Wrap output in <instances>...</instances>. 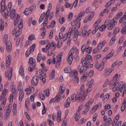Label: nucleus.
Here are the masks:
<instances>
[{"label": "nucleus", "mask_w": 126, "mask_h": 126, "mask_svg": "<svg viewBox=\"0 0 126 126\" xmlns=\"http://www.w3.org/2000/svg\"><path fill=\"white\" fill-rule=\"evenodd\" d=\"M126 104V101H125L123 103V104L121 106V109L122 111H123L125 110V108Z\"/></svg>", "instance_id": "28"}, {"label": "nucleus", "mask_w": 126, "mask_h": 126, "mask_svg": "<svg viewBox=\"0 0 126 126\" xmlns=\"http://www.w3.org/2000/svg\"><path fill=\"white\" fill-rule=\"evenodd\" d=\"M31 88L30 87L28 88L25 89V91L27 92V94L28 95L29 94L32 92V90H33V91L34 90V88L33 87Z\"/></svg>", "instance_id": "9"}, {"label": "nucleus", "mask_w": 126, "mask_h": 126, "mask_svg": "<svg viewBox=\"0 0 126 126\" xmlns=\"http://www.w3.org/2000/svg\"><path fill=\"white\" fill-rule=\"evenodd\" d=\"M9 100L11 103L13 102V95L12 94H11L10 96L9 97Z\"/></svg>", "instance_id": "64"}, {"label": "nucleus", "mask_w": 126, "mask_h": 126, "mask_svg": "<svg viewBox=\"0 0 126 126\" xmlns=\"http://www.w3.org/2000/svg\"><path fill=\"white\" fill-rule=\"evenodd\" d=\"M88 75H87L86 73V74H84L83 76L81 78V79H82V81H85L86 79H87V77H88Z\"/></svg>", "instance_id": "27"}, {"label": "nucleus", "mask_w": 126, "mask_h": 126, "mask_svg": "<svg viewBox=\"0 0 126 126\" xmlns=\"http://www.w3.org/2000/svg\"><path fill=\"white\" fill-rule=\"evenodd\" d=\"M6 49L7 50L8 52L9 53L11 50L12 48V45H7L6 46Z\"/></svg>", "instance_id": "35"}, {"label": "nucleus", "mask_w": 126, "mask_h": 126, "mask_svg": "<svg viewBox=\"0 0 126 126\" xmlns=\"http://www.w3.org/2000/svg\"><path fill=\"white\" fill-rule=\"evenodd\" d=\"M115 36H113L112 37L109 43V44L110 45H112L114 43L115 41Z\"/></svg>", "instance_id": "24"}, {"label": "nucleus", "mask_w": 126, "mask_h": 126, "mask_svg": "<svg viewBox=\"0 0 126 126\" xmlns=\"http://www.w3.org/2000/svg\"><path fill=\"white\" fill-rule=\"evenodd\" d=\"M121 32L123 34H126V26L124 27L121 29Z\"/></svg>", "instance_id": "26"}, {"label": "nucleus", "mask_w": 126, "mask_h": 126, "mask_svg": "<svg viewBox=\"0 0 126 126\" xmlns=\"http://www.w3.org/2000/svg\"><path fill=\"white\" fill-rule=\"evenodd\" d=\"M110 96V95L109 94H106L104 96V97H103V100L104 101V102L107 101Z\"/></svg>", "instance_id": "12"}, {"label": "nucleus", "mask_w": 126, "mask_h": 126, "mask_svg": "<svg viewBox=\"0 0 126 126\" xmlns=\"http://www.w3.org/2000/svg\"><path fill=\"white\" fill-rule=\"evenodd\" d=\"M85 13V11H82L79 14V16H80L81 17H82L84 15Z\"/></svg>", "instance_id": "60"}, {"label": "nucleus", "mask_w": 126, "mask_h": 126, "mask_svg": "<svg viewBox=\"0 0 126 126\" xmlns=\"http://www.w3.org/2000/svg\"><path fill=\"white\" fill-rule=\"evenodd\" d=\"M92 48L91 47H88L85 49V50L87 53H90L92 52Z\"/></svg>", "instance_id": "16"}, {"label": "nucleus", "mask_w": 126, "mask_h": 126, "mask_svg": "<svg viewBox=\"0 0 126 126\" xmlns=\"http://www.w3.org/2000/svg\"><path fill=\"white\" fill-rule=\"evenodd\" d=\"M113 53L111 54V52H110L106 56L105 58H104V60H106L107 59L110 58L112 57L113 55Z\"/></svg>", "instance_id": "20"}, {"label": "nucleus", "mask_w": 126, "mask_h": 126, "mask_svg": "<svg viewBox=\"0 0 126 126\" xmlns=\"http://www.w3.org/2000/svg\"><path fill=\"white\" fill-rule=\"evenodd\" d=\"M94 99H90L88 102L86 103L85 106H89L94 101Z\"/></svg>", "instance_id": "25"}, {"label": "nucleus", "mask_w": 126, "mask_h": 126, "mask_svg": "<svg viewBox=\"0 0 126 126\" xmlns=\"http://www.w3.org/2000/svg\"><path fill=\"white\" fill-rule=\"evenodd\" d=\"M38 81V78L36 76H35L33 77L31 81L32 85L34 86L37 85Z\"/></svg>", "instance_id": "3"}, {"label": "nucleus", "mask_w": 126, "mask_h": 126, "mask_svg": "<svg viewBox=\"0 0 126 126\" xmlns=\"http://www.w3.org/2000/svg\"><path fill=\"white\" fill-rule=\"evenodd\" d=\"M73 16V13L71 12H70L68 15V20L69 21H70L71 20Z\"/></svg>", "instance_id": "40"}, {"label": "nucleus", "mask_w": 126, "mask_h": 126, "mask_svg": "<svg viewBox=\"0 0 126 126\" xmlns=\"http://www.w3.org/2000/svg\"><path fill=\"white\" fill-rule=\"evenodd\" d=\"M116 88V90H123L124 89L125 90H126V84H123L122 82H120L119 83L118 87Z\"/></svg>", "instance_id": "2"}, {"label": "nucleus", "mask_w": 126, "mask_h": 126, "mask_svg": "<svg viewBox=\"0 0 126 126\" xmlns=\"http://www.w3.org/2000/svg\"><path fill=\"white\" fill-rule=\"evenodd\" d=\"M64 86L63 84H61L60 85V89L59 90V92L60 94H62L64 93L65 89L64 87H63Z\"/></svg>", "instance_id": "7"}, {"label": "nucleus", "mask_w": 126, "mask_h": 126, "mask_svg": "<svg viewBox=\"0 0 126 126\" xmlns=\"http://www.w3.org/2000/svg\"><path fill=\"white\" fill-rule=\"evenodd\" d=\"M85 59L87 61H88L90 62H92V57L89 54H87L86 55V57Z\"/></svg>", "instance_id": "15"}, {"label": "nucleus", "mask_w": 126, "mask_h": 126, "mask_svg": "<svg viewBox=\"0 0 126 126\" xmlns=\"http://www.w3.org/2000/svg\"><path fill=\"white\" fill-rule=\"evenodd\" d=\"M114 18H113L111 21V22L109 26L108 27V29L109 30H111L112 28L116 25L117 22L116 21L114 20Z\"/></svg>", "instance_id": "4"}, {"label": "nucleus", "mask_w": 126, "mask_h": 126, "mask_svg": "<svg viewBox=\"0 0 126 126\" xmlns=\"http://www.w3.org/2000/svg\"><path fill=\"white\" fill-rule=\"evenodd\" d=\"M22 19H21L20 23L18 26V28L20 29H21L22 28L23 26V22H22Z\"/></svg>", "instance_id": "45"}, {"label": "nucleus", "mask_w": 126, "mask_h": 126, "mask_svg": "<svg viewBox=\"0 0 126 126\" xmlns=\"http://www.w3.org/2000/svg\"><path fill=\"white\" fill-rule=\"evenodd\" d=\"M104 63L102 62L98 65V66L96 68L98 71H101L102 70L104 67Z\"/></svg>", "instance_id": "6"}, {"label": "nucleus", "mask_w": 126, "mask_h": 126, "mask_svg": "<svg viewBox=\"0 0 126 126\" xmlns=\"http://www.w3.org/2000/svg\"><path fill=\"white\" fill-rule=\"evenodd\" d=\"M35 61H34L32 57H31L29 61V63L31 64H34L35 63Z\"/></svg>", "instance_id": "37"}, {"label": "nucleus", "mask_w": 126, "mask_h": 126, "mask_svg": "<svg viewBox=\"0 0 126 126\" xmlns=\"http://www.w3.org/2000/svg\"><path fill=\"white\" fill-rule=\"evenodd\" d=\"M98 4V3L97 2L95 1L94 2V3H93V5L94 7L97 8V7Z\"/></svg>", "instance_id": "63"}, {"label": "nucleus", "mask_w": 126, "mask_h": 126, "mask_svg": "<svg viewBox=\"0 0 126 126\" xmlns=\"http://www.w3.org/2000/svg\"><path fill=\"white\" fill-rule=\"evenodd\" d=\"M89 19L90 17H89V16H87L86 17L84 20V22L85 23H86L88 21H90L91 20L90 19Z\"/></svg>", "instance_id": "52"}, {"label": "nucleus", "mask_w": 126, "mask_h": 126, "mask_svg": "<svg viewBox=\"0 0 126 126\" xmlns=\"http://www.w3.org/2000/svg\"><path fill=\"white\" fill-rule=\"evenodd\" d=\"M5 4L4 0H2L1 2V6H5Z\"/></svg>", "instance_id": "62"}, {"label": "nucleus", "mask_w": 126, "mask_h": 126, "mask_svg": "<svg viewBox=\"0 0 126 126\" xmlns=\"http://www.w3.org/2000/svg\"><path fill=\"white\" fill-rule=\"evenodd\" d=\"M4 22L1 23V24L0 25V29L1 31H2L4 30Z\"/></svg>", "instance_id": "53"}, {"label": "nucleus", "mask_w": 126, "mask_h": 126, "mask_svg": "<svg viewBox=\"0 0 126 126\" xmlns=\"http://www.w3.org/2000/svg\"><path fill=\"white\" fill-rule=\"evenodd\" d=\"M28 39L30 40H35L36 38L35 37L34 35L32 34L29 36Z\"/></svg>", "instance_id": "29"}, {"label": "nucleus", "mask_w": 126, "mask_h": 126, "mask_svg": "<svg viewBox=\"0 0 126 126\" xmlns=\"http://www.w3.org/2000/svg\"><path fill=\"white\" fill-rule=\"evenodd\" d=\"M25 114L26 115V116L27 117V118L30 121L31 120V118L29 114L27 112H25Z\"/></svg>", "instance_id": "55"}, {"label": "nucleus", "mask_w": 126, "mask_h": 126, "mask_svg": "<svg viewBox=\"0 0 126 126\" xmlns=\"http://www.w3.org/2000/svg\"><path fill=\"white\" fill-rule=\"evenodd\" d=\"M87 47L86 45L85 44L83 45L82 46L81 48V50L82 52H84L85 51V49Z\"/></svg>", "instance_id": "48"}, {"label": "nucleus", "mask_w": 126, "mask_h": 126, "mask_svg": "<svg viewBox=\"0 0 126 126\" xmlns=\"http://www.w3.org/2000/svg\"><path fill=\"white\" fill-rule=\"evenodd\" d=\"M47 122L50 126H53L54 125L53 122L50 119H48Z\"/></svg>", "instance_id": "39"}, {"label": "nucleus", "mask_w": 126, "mask_h": 126, "mask_svg": "<svg viewBox=\"0 0 126 126\" xmlns=\"http://www.w3.org/2000/svg\"><path fill=\"white\" fill-rule=\"evenodd\" d=\"M39 97L42 100H43L45 98V96L42 93L40 94Z\"/></svg>", "instance_id": "50"}, {"label": "nucleus", "mask_w": 126, "mask_h": 126, "mask_svg": "<svg viewBox=\"0 0 126 126\" xmlns=\"http://www.w3.org/2000/svg\"><path fill=\"white\" fill-rule=\"evenodd\" d=\"M73 80V81L74 83H78L79 81V79L78 77H74Z\"/></svg>", "instance_id": "30"}, {"label": "nucleus", "mask_w": 126, "mask_h": 126, "mask_svg": "<svg viewBox=\"0 0 126 126\" xmlns=\"http://www.w3.org/2000/svg\"><path fill=\"white\" fill-rule=\"evenodd\" d=\"M20 17L19 18H16L14 22V24L15 25H16L18 23V22L19 21Z\"/></svg>", "instance_id": "56"}, {"label": "nucleus", "mask_w": 126, "mask_h": 126, "mask_svg": "<svg viewBox=\"0 0 126 126\" xmlns=\"http://www.w3.org/2000/svg\"><path fill=\"white\" fill-rule=\"evenodd\" d=\"M36 45L35 44H33L30 47L28 48L25 52V55L27 57H28L29 55L33 52L35 48Z\"/></svg>", "instance_id": "1"}, {"label": "nucleus", "mask_w": 126, "mask_h": 126, "mask_svg": "<svg viewBox=\"0 0 126 126\" xmlns=\"http://www.w3.org/2000/svg\"><path fill=\"white\" fill-rule=\"evenodd\" d=\"M10 88L12 89V92L13 93H15L16 90L15 85L14 84H13L11 85Z\"/></svg>", "instance_id": "22"}, {"label": "nucleus", "mask_w": 126, "mask_h": 126, "mask_svg": "<svg viewBox=\"0 0 126 126\" xmlns=\"http://www.w3.org/2000/svg\"><path fill=\"white\" fill-rule=\"evenodd\" d=\"M73 59V56H70V55H69V56L67 60L70 63H71V64Z\"/></svg>", "instance_id": "32"}, {"label": "nucleus", "mask_w": 126, "mask_h": 126, "mask_svg": "<svg viewBox=\"0 0 126 126\" xmlns=\"http://www.w3.org/2000/svg\"><path fill=\"white\" fill-rule=\"evenodd\" d=\"M90 63L88 61V62H87L86 64V66L88 68H91L93 66V65Z\"/></svg>", "instance_id": "42"}, {"label": "nucleus", "mask_w": 126, "mask_h": 126, "mask_svg": "<svg viewBox=\"0 0 126 126\" xmlns=\"http://www.w3.org/2000/svg\"><path fill=\"white\" fill-rule=\"evenodd\" d=\"M68 34L65 33L63 37V41H65L67 39L68 37Z\"/></svg>", "instance_id": "54"}, {"label": "nucleus", "mask_w": 126, "mask_h": 126, "mask_svg": "<svg viewBox=\"0 0 126 126\" xmlns=\"http://www.w3.org/2000/svg\"><path fill=\"white\" fill-rule=\"evenodd\" d=\"M94 16V12H92L91 13V14H90V16H89V17H90L89 19H92L93 18Z\"/></svg>", "instance_id": "59"}, {"label": "nucleus", "mask_w": 126, "mask_h": 126, "mask_svg": "<svg viewBox=\"0 0 126 126\" xmlns=\"http://www.w3.org/2000/svg\"><path fill=\"white\" fill-rule=\"evenodd\" d=\"M53 102L56 103L58 102L60 100V96L58 95H57L54 98H53Z\"/></svg>", "instance_id": "11"}, {"label": "nucleus", "mask_w": 126, "mask_h": 126, "mask_svg": "<svg viewBox=\"0 0 126 126\" xmlns=\"http://www.w3.org/2000/svg\"><path fill=\"white\" fill-rule=\"evenodd\" d=\"M108 124L109 125L111 124L112 123V121L110 117H109L108 119ZM107 123V122H106V125H107L106 124Z\"/></svg>", "instance_id": "46"}, {"label": "nucleus", "mask_w": 126, "mask_h": 126, "mask_svg": "<svg viewBox=\"0 0 126 126\" xmlns=\"http://www.w3.org/2000/svg\"><path fill=\"white\" fill-rule=\"evenodd\" d=\"M24 67L22 65H21L19 71V74L22 76L23 78L24 77Z\"/></svg>", "instance_id": "5"}, {"label": "nucleus", "mask_w": 126, "mask_h": 126, "mask_svg": "<svg viewBox=\"0 0 126 126\" xmlns=\"http://www.w3.org/2000/svg\"><path fill=\"white\" fill-rule=\"evenodd\" d=\"M42 58V55L41 54L39 53L38 54L37 58V61L38 62H40Z\"/></svg>", "instance_id": "31"}, {"label": "nucleus", "mask_w": 126, "mask_h": 126, "mask_svg": "<svg viewBox=\"0 0 126 126\" xmlns=\"http://www.w3.org/2000/svg\"><path fill=\"white\" fill-rule=\"evenodd\" d=\"M55 21L54 20H53L51 23L50 25L51 26L52 28L54 27V26L55 24Z\"/></svg>", "instance_id": "58"}, {"label": "nucleus", "mask_w": 126, "mask_h": 126, "mask_svg": "<svg viewBox=\"0 0 126 126\" xmlns=\"http://www.w3.org/2000/svg\"><path fill=\"white\" fill-rule=\"evenodd\" d=\"M55 76V72L54 70H52V72L50 73V79H53Z\"/></svg>", "instance_id": "19"}, {"label": "nucleus", "mask_w": 126, "mask_h": 126, "mask_svg": "<svg viewBox=\"0 0 126 126\" xmlns=\"http://www.w3.org/2000/svg\"><path fill=\"white\" fill-rule=\"evenodd\" d=\"M77 95L75 94H73L71 95V101L72 102H74L77 100Z\"/></svg>", "instance_id": "14"}, {"label": "nucleus", "mask_w": 126, "mask_h": 126, "mask_svg": "<svg viewBox=\"0 0 126 126\" xmlns=\"http://www.w3.org/2000/svg\"><path fill=\"white\" fill-rule=\"evenodd\" d=\"M23 91L20 92V94L19 95V101H22L24 97Z\"/></svg>", "instance_id": "10"}, {"label": "nucleus", "mask_w": 126, "mask_h": 126, "mask_svg": "<svg viewBox=\"0 0 126 126\" xmlns=\"http://www.w3.org/2000/svg\"><path fill=\"white\" fill-rule=\"evenodd\" d=\"M120 30V29L119 28H116L113 31V34L114 35L117 33Z\"/></svg>", "instance_id": "33"}, {"label": "nucleus", "mask_w": 126, "mask_h": 126, "mask_svg": "<svg viewBox=\"0 0 126 126\" xmlns=\"http://www.w3.org/2000/svg\"><path fill=\"white\" fill-rule=\"evenodd\" d=\"M78 1V0H76L74 2L73 4V5H72V6H71V7L70 9H72V8L73 7V6H74L75 8L77 6Z\"/></svg>", "instance_id": "43"}, {"label": "nucleus", "mask_w": 126, "mask_h": 126, "mask_svg": "<svg viewBox=\"0 0 126 126\" xmlns=\"http://www.w3.org/2000/svg\"><path fill=\"white\" fill-rule=\"evenodd\" d=\"M126 19V16L124 15L120 18L119 20V22L120 23H122Z\"/></svg>", "instance_id": "18"}, {"label": "nucleus", "mask_w": 126, "mask_h": 126, "mask_svg": "<svg viewBox=\"0 0 126 126\" xmlns=\"http://www.w3.org/2000/svg\"><path fill=\"white\" fill-rule=\"evenodd\" d=\"M86 107L84 110L83 112V113L84 114H86L87 112H88L90 108V106H86Z\"/></svg>", "instance_id": "23"}, {"label": "nucleus", "mask_w": 126, "mask_h": 126, "mask_svg": "<svg viewBox=\"0 0 126 126\" xmlns=\"http://www.w3.org/2000/svg\"><path fill=\"white\" fill-rule=\"evenodd\" d=\"M11 110V107H8V109L6 110V113H9V114L10 113Z\"/></svg>", "instance_id": "57"}, {"label": "nucleus", "mask_w": 126, "mask_h": 126, "mask_svg": "<svg viewBox=\"0 0 126 126\" xmlns=\"http://www.w3.org/2000/svg\"><path fill=\"white\" fill-rule=\"evenodd\" d=\"M75 49H76V51L75 52V58H78V54L79 53L78 50V49L77 48H75Z\"/></svg>", "instance_id": "44"}, {"label": "nucleus", "mask_w": 126, "mask_h": 126, "mask_svg": "<svg viewBox=\"0 0 126 126\" xmlns=\"http://www.w3.org/2000/svg\"><path fill=\"white\" fill-rule=\"evenodd\" d=\"M75 50L73 48H72L70 50L68 55L70 56H72V55L74 53Z\"/></svg>", "instance_id": "38"}, {"label": "nucleus", "mask_w": 126, "mask_h": 126, "mask_svg": "<svg viewBox=\"0 0 126 126\" xmlns=\"http://www.w3.org/2000/svg\"><path fill=\"white\" fill-rule=\"evenodd\" d=\"M98 105H95L93 108L92 110H91V112L94 113L95 112L97 108L98 107Z\"/></svg>", "instance_id": "17"}, {"label": "nucleus", "mask_w": 126, "mask_h": 126, "mask_svg": "<svg viewBox=\"0 0 126 126\" xmlns=\"http://www.w3.org/2000/svg\"><path fill=\"white\" fill-rule=\"evenodd\" d=\"M77 22V21L76 19L73 20L72 21L71 23L72 26H75V25H76Z\"/></svg>", "instance_id": "47"}, {"label": "nucleus", "mask_w": 126, "mask_h": 126, "mask_svg": "<svg viewBox=\"0 0 126 126\" xmlns=\"http://www.w3.org/2000/svg\"><path fill=\"white\" fill-rule=\"evenodd\" d=\"M57 47L58 48H59L61 47L62 45L61 40L60 41V40L58 41L57 42Z\"/></svg>", "instance_id": "41"}, {"label": "nucleus", "mask_w": 126, "mask_h": 126, "mask_svg": "<svg viewBox=\"0 0 126 126\" xmlns=\"http://www.w3.org/2000/svg\"><path fill=\"white\" fill-rule=\"evenodd\" d=\"M74 117H75V120L76 121H78L79 120L80 118L79 117V116L77 115V113H76L74 115Z\"/></svg>", "instance_id": "51"}, {"label": "nucleus", "mask_w": 126, "mask_h": 126, "mask_svg": "<svg viewBox=\"0 0 126 126\" xmlns=\"http://www.w3.org/2000/svg\"><path fill=\"white\" fill-rule=\"evenodd\" d=\"M21 85L20 84L18 85L17 88L18 90V91H20V92H21L22 91H23L22 89L21 88Z\"/></svg>", "instance_id": "61"}, {"label": "nucleus", "mask_w": 126, "mask_h": 126, "mask_svg": "<svg viewBox=\"0 0 126 126\" xmlns=\"http://www.w3.org/2000/svg\"><path fill=\"white\" fill-rule=\"evenodd\" d=\"M88 62V61H87L85 58H83L81 59V63L82 66H85Z\"/></svg>", "instance_id": "13"}, {"label": "nucleus", "mask_w": 126, "mask_h": 126, "mask_svg": "<svg viewBox=\"0 0 126 126\" xmlns=\"http://www.w3.org/2000/svg\"><path fill=\"white\" fill-rule=\"evenodd\" d=\"M122 15V12H121L118 13V14L116 15L115 18H114V20H115L116 19H118Z\"/></svg>", "instance_id": "34"}, {"label": "nucleus", "mask_w": 126, "mask_h": 126, "mask_svg": "<svg viewBox=\"0 0 126 126\" xmlns=\"http://www.w3.org/2000/svg\"><path fill=\"white\" fill-rule=\"evenodd\" d=\"M59 21L61 24H63L65 21V19L63 17H61L60 18Z\"/></svg>", "instance_id": "36"}, {"label": "nucleus", "mask_w": 126, "mask_h": 126, "mask_svg": "<svg viewBox=\"0 0 126 126\" xmlns=\"http://www.w3.org/2000/svg\"><path fill=\"white\" fill-rule=\"evenodd\" d=\"M87 68L85 66H81L79 70V72L80 73L82 74L85 72Z\"/></svg>", "instance_id": "8"}, {"label": "nucleus", "mask_w": 126, "mask_h": 126, "mask_svg": "<svg viewBox=\"0 0 126 126\" xmlns=\"http://www.w3.org/2000/svg\"><path fill=\"white\" fill-rule=\"evenodd\" d=\"M45 92V94L47 96H48L50 94L49 89H47Z\"/></svg>", "instance_id": "49"}, {"label": "nucleus", "mask_w": 126, "mask_h": 126, "mask_svg": "<svg viewBox=\"0 0 126 126\" xmlns=\"http://www.w3.org/2000/svg\"><path fill=\"white\" fill-rule=\"evenodd\" d=\"M64 72L67 73H70L71 71L70 67H66L64 69Z\"/></svg>", "instance_id": "21"}]
</instances>
